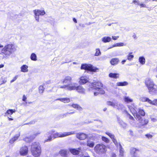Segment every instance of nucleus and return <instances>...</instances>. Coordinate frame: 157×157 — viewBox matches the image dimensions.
Wrapping results in <instances>:
<instances>
[{
	"label": "nucleus",
	"instance_id": "f257e3e1",
	"mask_svg": "<svg viewBox=\"0 0 157 157\" xmlns=\"http://www.w3.org/2000/svg\"><path fill=\"white\" fill-rule=\"evenodd\" d=\"M16 50V48L14 44H9L6 45L1 50V53L5 55L3 58L9 57Z\"/></svg>",
	"mask_w": 157,
	"mask_h": 157
},
{
	"label": "nucleus",
	"instance_id": "f03ea898",
	"mask_svg": "<svg viewBox=\"0 0 157 157\" xmlns=\"http://www.w3.org/2000/svg\"><path fill=\"white\" fill-rule=\"evenodd\" d=\"M107 104L108 105L111 106L114 108L118 110L121 111L124 113H127V111L126 110V108L124 105L118 102H115L111 101H108Z\"/></svg>",
	"mask_w": 157,
	"mask_h": 157
},
{
	"label": "nucleus",
	"instance_id": "7ed1b4c3",
	"mask_svg": "<svg viewBox=\"0 0 157 157\" xmlns=\"http://www.w3.org/2000/svg\"><path fill=\"white\" fill-rule=\"evenodd\" d=\"M71 79L72 78L71 76L68 75L66 76L62 81V82L64 85L61 86L59 85L57 87L61 88L67 89L69 90V87L74 86L75 84H71Z\"/></svg>",
	"mask_w": 157,
	"mask_h": 157
},
{
	"label": "nucleus",
	"instance_id": "20e7f679",
	"mask_svg": "<svg viewBox=\"0 0 157 157\" xmlns=\"http://www.w3.org/2000/svg\"><path fill=\"white\" fill-rule=\"evenodd\" d=\"M81 69L88 70L92 72H97L99 68L93 66L91 64H82L81 67Z\"/></svg>",
	"mask_w": 157,
	"mask_h": 157
},
{
	"label": "nucleus",
	"instance_id": "39448f33",
	"mask_svg": "<svg viewBox=\"0 0 157 157\" xmlns=\"http://www.w3.org/2000/svg\"><path fill=\"white\" fill-rule=\"evenodd\" d=\"M106 147L102 144H97L94 147V150L98 153L100 154L103 153L105 152Z\"/></svg>",
	"mask_w": 157,
	"mask_h": 157
},
{
	"label": "nucleus",
	"instance_id": "423d86ee",
	"mask_svg": "<svg viewBox=\"0 0 157 157\" xmlns=\"http://www.w3.org/2000/svg\"><path fill=\"white\" fill-rule=\"evenodd\" d=\"M75 84H76L75 83L74 86L69 87V90H76L78 93L80 94H85V89L81 86H77L75 85Z\"/></svg>",
	"mask_w": 157,
	"mask_h": 157
},
{
	"label": "nucleus",
	"instance_id": "0eeeda50",
	"mask_svg": "<svg viewBox=\"0 0 157 157\" xmlns=\"http://www.w3.org/2000/svg\"><path fill=\"white\" fill-rule=\"evenodd\" d=\"M135 118L139 122L140 124V125H138V126H143L144 125L147 124L148 123V120L147 119H145L144 118H142L139 114L136 113V114H133Z\"/></svg>",
	"mask_w": 157,
	"mask_h": 157
},
{
	"label": "nucleus",
	"instance_id": "6e6552de",
	"mask_svg": "<svg viewBox=\"0 0 157 157\" xmlns=\"http://www.w3.org/2000/svg\"><path fill=\"white\" fill-rule=\"evenodd\" d=\"M75 132H63V133L57 132L56 133L53 134V137L54 138L57 137H63L72 134H74Z\"/></svg>",
	"mask_w": 157,
	"mask_h": 157
},
{
	"label": "nucleus",
	"instance_id": "1a4fd4ad",
	"mask_svg": "<svg viewBox=\"0 0 157 157\" xmlns=\"http://www.w3.org/2000/svg\"><path fill=\"white\" fill-rule=\"evenodd\" d=\"M35 14L36 20L38 22L39 21V16L40 15H43L45 12L43 10H33Z\"/></svg>",
	"mask_w": 157,
	"mask_h": 157
},
{
	"label": "nucleus",
	"instance_id": "9d476101",
	"mask_svg": "<svg viewBox=\"0 0 157 157\" xmlns=\"http://www.w3.org/2000/svg\"><path fill=\"white\" fill-rule=\"evenodd\" d=\"M140 151L134 147L130 149V156L131 157H139L140 155Z\"/></svg>",
	"mask_w": 157,
	"mask_h": 157
},
{
	"label": "nucleus",
	"instance_id": "9b49d317",
	"mask_svg": "<svg viewBox=\"0 0 157 157\" xmlns=\"http://www.w3.org/2000/svg\"><path fill=\"white\" fill-rule=\"evenodd\" d=\"M148 89L150 94L154 95L157 93V85L155 84Z\"/></svg>",
	"mask_w": 157,
	"mask_h": 157
},
{
	"label": "nucleus",
	"instance_id": "f8f14e48",
	"mask_svg": "<svg viewBox=\"0 0 157 157\" xmlns=\"http://www.w3.org/2000/svg\"><path fill=\"white\" fill-rule=\"evenodd\" d=\"M140 101L143 102H147L150 105H153L154 103L155 99L153 100H150L149 98L145 97H140Z\"/></svg>",
	"mask_w": 157,
	"mask_h": 157
},
{
	"label": "nucleus",
	"instance_id": "ddd939ff",
	"mask_svg": "<svg viewBox=\"0 0 157 157\" xmlns=\"http://www.w3.org/2000/svg\"><path fill=\"white\" fill-rule=\"evenodd\" d=\"M89 89L90 91H92L94 90H95L98 91L99 92V93L101 94H104L105 92L102 88L99 87H97L96 86H90Z\"/></svg>",
	"mask_w": 157,
	"mask_h": 157
},
{
	"label": "nucleus",
	"instance_id": "4468645a",
	"mask_svg": "<svg viewBox=\"0 0 157 157\" xmlns=\"http://www.w3.org/2000/svg\"><path fill=\"white\" fill-rule=\"evenodd\" d=\"M41 133V132L40 131H36L34 132V133L32 136V137H30L29 138V137H26L24 139L26 141H30L32 140H33V139H34L35 137L38 136V135H39Z\"/></svg>",
	"mask_w": 157,
	"mask_h": 157
},
{
	"label": "nucleus",
	"instance_id": "2eb2a0df",
	"mask_svg": "<svg viewBox=\"0 0 157 157\" xmlns=\"http://www.w3.org/2000/svg\"><path fill=\"white\" fill-rule=\"evenodd\" d=\"M28 151V149L27 147L24 146L21 148L20 151V154L21 155H25L27 154Z\"/></svg>",
	"mask_w": 157,
	"mask_h": 157
},
{
	"label": "nucleus",
	"instance_id": "dca6fc26",
	"mask_svg": "<svg viewBox=\"0 0 157 157\" xmlns=\"http://www.w3.org/2000/svg\"><path fill=\"white\" fill-rule=\"evenodd\" d=\"M32 155L35 157L39 156L41 153V148H38V149H35L33 151H32V149L31 150Z\"/></svg>",
	"mask_w": 157,
	"mask_h": 157
},
{
	"label": "nucleus",
	"instance_id": "f3484780",
	"mask_svg": "<svg viewBox=\"0 0 157 157\" xmlns=\"http://www.w3.org/2000/svg\"><path fill=\"white\" fill-rule=\"evenodd\" d=\"M89 80L87 76H83L81 77L79 82L80 84H84L88 82Z\"/></svg>",
	"mask_w": 157,
	"mask_h": 157
},
{
	"label": "nucleus",
	"instance_id": "a211bd4d",
	"mask_svg": "<svg viewBox=\"0 0 157 157\" xmlns=\"http://www.w3.org/2000/svg\"><path fill=\"white\" fill-rule=\"evenodd\" d=\"M145 83L147 88L155 84L152 79L149 78L146 79Z\"/></svg>",
	"mask_w": 157,
	"mask_h": 157
},
{
	"label": "nucleus",
	"instance_id": "6ab92c4d",
	"mask_svg": "<svg viewBox=\"0 0 157 157\" xmlns=\"http://www.w3.org/2000/svg\"><path fill=\"white\" fill-rule=\"evenodd\" d=\"M76 137L80 140L85 139L87 137V135L83 133H78L76 135Z\"/></svg>",
	"mask_w": 157,
	"mask_h": 157
},
{
	"label": "nucleus",
	"instance_id": "aec40b11",
	"mask_svg": "<svg viewBox=\"0 0 157 157\" xmlns=\"http://www.w3.org/2000/svg\"><path fill=\"white\" fill-rule=\"evenodd\" d=\"M39 148H41L39 143L38 142H34L31 145V150L32 149V151H34L35 149Z\"/></svg>",
	"mask_w": 157,
	"mask_h": 157
},
{
	"label": "nucleus",
	"instance_id": "412c9836",
	"mask_svg": "<svg viewBox=\"0 0 157 157\" xmlns=\"http://www.w3.org/2000/svg\"><path fill=\"white\" fill-rule=\"evenodd\" d=\"M81 147H79L77 149L70 148L69 149L70 152L74 155H77L79 154L80 150H81Z\"/></svg>",
	"mask_w": 157,
	"mask_h": 157
},
{
	"label": "nucleus",
	"instance_id": "4be33fe9",
	"mask_svg": "<svg viewBox=\"0 0 157 157\" xmlns=\"http://www.w3.org/2000/svg\"><path fill=\"white\" fill-rule=\"evenodd\" d=\"M54 132V131L53 130H52L51 131H49V132H48L46 134V135L48 136V138L45 139L44 140V142H48L50 141H51L52 139V137L51 136V135L52 134H53V132Z\"/></svg>",
	"mask_w": 157,
	"mask_h": 157
},
{
	"label": "nucleus",
	"instance_id": "5701e85b",
	"mask_svg": "<svg viewBox=\"0 0 157 157\" xmlns=\"http://www.w3.org/2000/svg\"><path fill=\"white\" fill-rule=\"evenodd\" d=\"M94 145V143L93 140L89 139L87 140L86 143V145L87 146L91 148L93 147Z\"/></svg>",
	"mask_w": 157,
	"mask_h": 157
},
{
	"label": "nucleus",
	"instance_id": "b1692460",
	"mask_svg": "<svg viewBox=\"0 0 157 157\" xmlns=\"http://www.w3.org/2000/svg\"><path fill=\"white\" fill-rule=\"evenodd\" d=\"M59 100L64 103H68L70 101V99L69 98H60L56 99L55 101Z\"/></svg>",
	"mask_w": 157,
	"mask_h": 157
},
{
	"label": "nucleus",
	"instance_id": "393cba45",
	"mask_svg": "<svg viewBox=\"0 0 157 157\" xmlns=\"http://www.w3.org/2000/svg\"><path fill=\"white\" fill-rule=\"evenodd\" d=\"M20 136V133L16 134L13 138L11 139L9 141V142L11 144H13L18 138Z\"/></svg>",
	"mask_w": 157,
	"mask_h": 157
},
{
	"label": "nucleus",
	"instance_id": "a878e982",
	"mask_svg": "<svg viewBox=\"0 0 157 157\" xmlns=\"http://www.w3.org/2000/svg\"><path fill=\"white\" fill-rule=\"evenodd\" d=\"M109 77L114 78H119V74L117 73H110L109 74Z\"/></svg>",
	"mask_w": 157,
	"mask_h": 157
},
{
	"label": "nucleus",
	"instance_id": "bb28decb",
	"mask_svg": "<svg viewBox=\"0 0 157 157\" xmlns=\"http://www.w3.org/2000/svg\"><path fill=\"white\" fill-rule=\"evenodd\" d=\"M119 62V59L117 58H113L110 61L111 64L113 65H115L118 64Z\"/></svg>",
	"mask_w": 157,
	"mask_h": 157
},
{
	"label": "nucleus",
	"instance_id": "cd10ccee",
	"mask_svg": "<svg viewBox=\"0 0 157 157\" xmlns=\"http://www.w3.org/2000/svg\"><path fill=\"white\" fill-rule=\"evenodd\" d=\"M28 67L26 65H23L21 67V71L23 72H27L28 71Z\"/></svg>",
	"mask_w": 157,
	"mask_h": 157
},
{
	"label": "nucleus",
	"instance_id": "c85d7f7f",
	"mask_svg": "<svg viewBox=\"0 0 157 157\" xmlns=\"http://www.w3.org/2000/svg\"><path fill=\"white\" fill-rule=\"evenodd\" d=\"M124 99V101L128 103L132 102L133 101V99L128 96H125Z\"/></svg>",
	"mask_w": 157,
	"mask_h": 157
},
{
	"label": "nucleus",
	"instance_id": "c756f323",
	"mask_svg": "<svg viewBox=\"0 0 157 157\" xmlns=\"http://www.w3.org/2000/svg\"><path fill=\"white\" fill-rule=\"evenodd\" d=\"M112 140L114 144L118 148H121L122 146L121 144L120 143L117 142V140L115 139V137L113 138Z\"/></svg>",
	"mask_w": 157,
	"mask_h": 157
},
{
	"label": "nucleus",
	"instance_id": "7c9ffc66",
	"mask_svg": "<svg viewBox=\"0 0 157 157\" xmlns=\"http://www.w3.org/2000/svg\"><path fill=\"white\" fill-rule=\"evenodd\" d=\"M111 40V38L109 36H104L101 39L102 41L104 43L109 42Z\"/></svg>",
	"mask_w": 157,
	"mask_h": 157
},
{
	"label": "nucleus",
	"instance_id": "2f4dec72",
	"mask_svg": "<svg viewBox=\"0 0 157 157\" xmlns=\"http://www.w3.org/2000/svg\"><path fill=\"white\" fill-rule=\"evenodd\" d=\"M102 86V83L98 81H96L95 82H94L92 83V85L90 86Z\"/></svg>",
	"mask_w": 157,
	"mask_h": 157
},
{
	"label": "nucleus",
	"instance_id": "473e14b6",
	"mask_svg": "<svg viewBox=\"0 0 157 157\" xmlns=\"http://www.w3.org/2000/svg\"><path fill=\"white\" fill-rule=\"evenodd\" d=\"M116 84L117 86H124L127 85L128 84V83L126 81L119 82H117Z\"/></svg>",
	"mask_w": 157,
	"mask_h": 157
},
{
	"label": "nucleus",
	"instance_id": "72a5a7b5",
	"mask_svg": "<svg viewBox=\"0 0 157 157\" xmlns=\"http://www.w3.org/2000/svg\"><path fill=\"white\" fill-rule=\"evenodd\" d=\"M16 111L15 110L12 109H9L5 113V116H7L8 115H12L13 113Z\"/></svg>",
	"mask_w": 157,
	"mask_h": 157
},
{
	"label": "nucleus",
	"instance_id": "f704fd0d",
	"mask_svg": "<svg viewBox=\"0 0 157 157\" xmlns=\"http://www.w3.org/2000/svg\"><path fill=\"white\" fill-rule=\"evenodd\" d=\"M117 120L118 122L121 125L122 127H124L126 125V124L119 117H117Z\"/></svg>",
	"mask_w": 157,
	"mask_h": 157
},
{
	"label": "nucleus",
	"instance_id": "c9c22d12",
	"mask_svg": "<svg viewBox=\"0 0 157 157\" xmlns=\"http://www.w3.org/2000/svg\"><path fill=\"white\" fill-rule=\"evenodd\" d=\"M139 60L140 63L142 65H144L145 63V59L144 57L143 56L140 57Z\"/></svg>",
	"mask_w": 157,
	"mask_h": 157
},
{
	"label": "nucleus",
	"instance_id": "e433bc0d",
	"mask_svg": "<svg viewBox=\"0 0 157 157\" xmlns=\"http://www.w3.org/2000/svg\"><path fill=\"white\" fill-rule=\"evenodd\" d=\"M59 153L61 156L65 157L67 154V152L66 150H61L59 151Z\"/></svg>",
	"mask_w": 157,
	"mask_h": 157
},
{
	"label": "nucleus",
	"instance_id": "4c0bfd02",
	"mask_svg": "<svg viewBox=\"0 0 157 157\" xmlns=\"http://www.w3.org/2000/svg\"><path fill=\"white\" fill-rule=\"evenodd\" d=\"M129 123L132 126L138 127H140V126H138V124H136L135 119L133 121L131 120L129 121Z\"/></svg>",
	"mask_w": 157,
	"mask_h": 157
},
{
	"label": "nucleus",
	"instance_id": "58836bf2",
	"mask_svg": "<svg viewBox=\"0 0 157 157\" xmlns=\"http://www.w3.org/2000/svg\"><path fill=\"white\" fill-rule=\"evenodd\" d=\"M30 59L33 61H36L37 59L36 55L34 53H32L30 56Z\"/></svg>",
	"mask_w": 157,
	"mask_h": 157
},
{
	"label": "nucleus",
	"instance_id": "ea45409f",
	"mask_svg": "<svg viewBox=\"0 0 157 157\" xmlns=\"http://www.w3.org/2000/svg\"><path fill=\"white\" fill-rule=\"evenodd\" d=\"M71 106L75 109H76L79 110H82V108L78 105L73 104Z\"/></svg>",
	"mask_w": 157,
	"mask_h": 157
},
{
	"label": "nucleus",
	"instance_id": "a19ab883",
	"mask_svg": "<svg viewBox=\"0 0 157 157\" xmlns=\"http://www.w3.org/2000/svg\"><path fill=\"white\" fill-rule=\"evenodd\" d=\"M124 45V43H117L116 44H114L113 45L112 47L110 48H112L116 47H120V46H123Z\"/></svg>",
	"mask_w": 157,
	"mask_h": 157
},
{
	"label": "nucleus",
	"instance_id": "79ce46f5",
	"mask_svg": "<svg viewBox=\"0 0 157 157\" xmlns=\"http://www.w3.org/2000/svg\"><path fill=\"white\" fill-rule=\"evenodd\" d=\"M132 52H131L129 53L128 55L127 56V59L129 60H131L134 57V56L132 54Z\"/></svg>",
	"mask_w": 157,
	"mask_h": 157
},
{
	"label": "nucleus",
	"instance_id": "37998d69",
	"mask_svg": "<svg viewBox=\"0 0 157 157\" xmlns=\"http://www.w3.org/2000/svg\"><path fill=\"white\" fill-rule=\"evenodd\" d=\"M95 51L96 52L94 54V56H100L101 55V53L100 52V49L99 48H96L95 49Z\"/></svg>",
	"mask_w": 157,
	"mask_h": 157
},
{
	"label": "nucleus",
	"instance_id": "c03bdc74",
	"mask_svg": "<svg viewBox=\"0 0 157 157\" xmlns=\"http://www.w3.org/2000/svg\"><path fill=\"white\" fill-rule=\"evenodd\" d=\"M120 149L119 152V157H124V151L123 150L122 148L121 147V148H119Z\"/></svg>",
	"mask_w": 157,
	"mask_h": 157
},
{
	"label": "nucleus",
	"instance_id": "a18cd8bd",
	"mask_svg": "<svg viewBox=\"0 0 157 157\" xmlns=\"http://www.w3.org/2000/svg\"><path fill=\"white\" fill-rule=\"evenodd\" d=\"M105 134L109 136L112 139L115 137L114 135L110 132H105Z\"/></svg>",
	"mask_w": 157,
	"mask_h": 157
},
{
	"label": "nucleus",
	"instance_id": "49530a36",
	"mask_svg": "<svg viewBox=\"0 0 157 157\" xmlns=\"http://www.w3.org/2000/svg\"><path fill=\"white\" fill-rule=\"evenodd\" d=\"M44 89V88L43 86H40L39 88V93L40 94L43 93Z\"/></svg>",
	"mask_w": 157,
	"mask_h": 157
},
{
	"label": "nucleus",
	"instance_id": "de8ad7c7",
	"mask_svg": "<svg viewBox=\"0 0 157 157\" xmlns=\"http://www.w3.org/2000/svg\"><path fill=\"white\" fill-rule=\"evenodd\" d=\"M139 113L142 116H144L145 114V112L144 111L141 109H139Z\"/></svg>",
	"mask_w": 157,
	"mask_h": 157
},
{
	"label": "nucleus",
	"instance_id": "09e8293b",
	"mask_svg": "<svg viewBox=\"0 0 157 157\" xmlns=\"http://www.w3.org/2000/svg\"><path fill=\"white\" fill-rule=\"evenodd\" d=\"M102 139L103 141L106 143H108L109 142V140L105 137L102 136Z\"/></svg>",
	"mask_w": 157,
	"mask_h": 157
},
{
	"label": "nucleus",
	"instance_id": "8fccbe9b",
	"mask_svg": "<svg viewBox=\"0 0 157 157\" xmlns=\"http://www.w3.org/2000/svg\"><path fill=\"white\" fill-rule=\"evenodd\" d=\"M147 138L150 139L152 138L153 136L149 133L145 135Z\"/></svg>",
	"mask_w": 157,
	"mask_h": 157
},
{
	"label": "nucleus",
	"instance_id": "3c124183",
	"mask_svg": "<svg viewBox=\"0 0 157 157\" xmlns=\"http://www.w3.org/2000/svg\"><path fill=\"white\" fill-rule=\"evenodd\" d=\"M126 114H127V115L128 116V118H129V119L130 120H133V121L134 120V117H132L130 114H129L128 112H127V113H126Z\"/></svg>",
	"mask_w": 157,
	"mask_h": 157
},
{
	"label": "nucleus",
	"instance_id": "603ef678",
	"mask_svg": "<svg viewBox=\"0 0 157 157\" xmlns=\"http://www.w3.org/2000/svg\"><path fill=\"white\" fill-rule=\"evenodd\" d=\"M18 77V75L15 76V77L13 78V79H12L11 80L10 82L12 83L13 82H14L17 79V78Z\"/></svg>",
	"mask_w": 157,
	"mask_h": 157
},
{
	"label": "nucleus",
	"instance_id": "864d4df0",
	"mask_svg": "<svg viewBox=\"0 0 157 157\" xmlns=\"http://www.w3.org/2000/svg\"><path fill=\"white\" fill-rule=\"evenodd\" d=\"M27 98L26 97L25 95H23L22 97V101H25L26 103H27V102H26V100Z\"/></svg>",
	"mask_w": 157,
	"mask_h": 157
},
{
	"label": "nucleus",
	"instance_id": "5fc2aeb1",
	"mask_svg": "<svg viewBox=\"0 0 157 157\" xmlns=\"http://www.w3.org/2000/svg\"><path fill=\"white\" fill-rule=\"evenodd\" d=\"M75 113V112L74 111L71 112L70 113H65L64 114V115H65V116H67V115L68 114H72Z\"/></svg>",
	"mask_w": 157,
	"mask_h": 157
},
{
	"label": "nucleus",
	"instance_id": "6e6d98bb",
	"mask_svg": "<svg viewBox=\"0 0 157 157\" xmlns=\"http://www.w3.org/2000/svg\"><path fill=\"white\" fill-rule=\"evenodd\" d=\"M119 37V36H112V38L113 40H117Z\"/></svg>",
	"mask_w": 157,
	"mask_h": 157
},
{
	"label": "nucleus",
	"instance_id": "4d7b16f0",
	"mask_svg": "<svg viewBox=\"0 0 157 157\" xmlns=\"http://www.w3.org/2000/svg\"><path fill=\"white\" fill-rule=\"evenodd\" d=\"M139 5H140V6L142 7H146V5L145 4L139 3Z\"/></svg>",
	"mask_w": 157,
	"mask_h": 157
},
{
	"label": "nucleus",
	"instance_id": "13d9d810",
	"mask_svg": "<svg viewBox=\"0 0 157 157\" xmlns=\"http://www.w3.org/2000/svg\"><path fill=\"white\" fill-rule=\"evenodd\" d=\"M133 2L135 4L137 5H139V3L136 0H134L133 1Z\"/></svg>",
	"mask_w": 157,
	"mask_h": 157
},
{
	"label": "nucleus",
	"instance_id": "bf43d9fd",
	"mask_svg": "<svg viewBox=\"0 0 157 157\" xmlns=\"http://www.w3.org/2000/svg\"><path fill=\"white\" fill-rule=\"evenodd\" d=\"M99 93V92L98 91H96L94 92V96H97L98 95Z\"/></svg>",
	"mask_w": 157,
	"mask_h": 157
},
{
	"label": "nucleus",
	"instance_id": "052dcab7",
	"mask_svg": "<svg viewBox=\"0 0 157 157\" xmlns=\"http://www.w3.org/2000/svg\"><path fill=\"white\" fill-rule=\"evenodd\" d=\"M34 123V122H30L29 123H27L24 124V125L28 124H33Z\"/></svg>",
	"mask_w": 157,
	"mask_h": 157
},
{
	"label": "nucleus",
	"instance_id": "680f3d73",
	"mask_svg": "<svg viewBox=\"0 0 157 157\" xmlns=\"http://www.w3.org/2000/svg\"><path fill=\"white\" fill-rule=\"evenodd\" d=\"M128 108H129V109H130V111H131V112H134V111H133V110L134 109L133 108H130V107H128Z\"/></svg>",
	"mask_w": 157,
	"mask_h": 157
},
{
	"label": "nucleus",
	"instance_id": "e2e57ef3",
	"mask_svg": "<svg viewBox=\"0 0 157 157\" xmlns=\"http://www.w3.org/2000/svg\"><path fill=\"white\" fill-rule=\"evenodd\" d=\"M111 157H116V155L115 154L113 153Z\"/></svg>",
	"mask_w": 157,
	"mask_h": 157
},
{
	"label": "nucleus",
	"instance_id": "0e129e2a",
	"mask_svg": "<svg viewBox=\"0 0 157 157\" xmlns=\"http://www.w3.org/2000/svg\"><path fill=\"white\" fill-rule=\"evenodd\" d=\"M151 120V121H153L154 122H155L156 121V119H155L154 118H152Z\"/></svg>",
	"mask_w": 157,
	"mask_h": 157
},
{
	"label": "nucleus",
	"instance_id": "69168bd1",
	"mask_svg": "<svg viewBox=\"0 0 157 157\" xmlns=\"http://www.w3.org/2000/svg\"><path fill=\"white\" fill-rule=\"evenodd\" d=\"M73 21L75 23H76L77 22V21L76 19H75L74 18H73Z\"/></svg>",
	"mask_w": 157,
	"mask_h": 157
},
{
	"label": "nucleus",
	"instance_id": "338daca9",
	"mask_svg": "<svg viewBox=\"0 0 157 157\" xmlns=\"http://www.w3.org/2000/svg\"><path fill=\"white\" fill-rule=\"evenodd\" d=\"M4 67V65L3 64H1L0 65V68H2L3 67Z\"/></svg>",
	"mask_w": 157,
	"mask_h": 157
},
{
	"label": "nucleus",
	"instance_id": "774afa93",
	"mask_svg": "<svg viewBox=\"0 0 157 157\" xmlns=\"http://www.w3.org/2000/svg\"><path fill=\"white\" fill-rule=\"evenodd\" d=\"M125 62H126V60H122V64H124Z\"/></svg>",
	"mask_w": 157,
	"mask_h": 157
}]
</instances>
